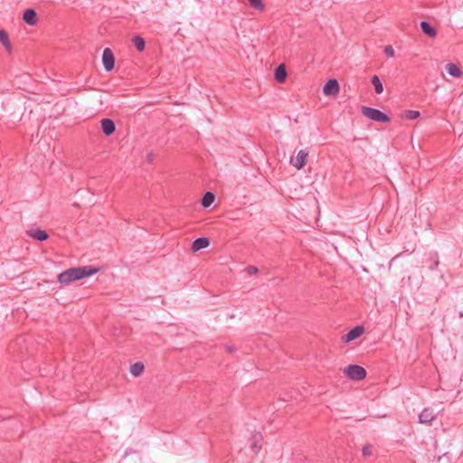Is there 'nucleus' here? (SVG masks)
Masks as SVG:
<instances>
[{"mask_svg":"<svg viewBox=\"0 0 463 463\" xmlns=\"http://www.w3.org/2000/svg\"><path fill=\"white\" fill-rule=\"evenodd\" d=\"M361 110L364 117L375 122L387 123L391 120V118L386 113L377 109L363 106Z\"/></svg>","mask_w":463,"mask_h":463,"instance_id":"2","label":"nucleus"},{"mask_svg":"<svg viewBox=\"0 0 463 463\" xmlns=\"http://www.w3.org/2000/svg\"><path fill=\"white\" fill-rule=\"evenodd\" d=\"M404 116L407 119L413 120L420 117V112L418 110L408 109L404 111Z\"/></svg>","mask_w":463,"mask_h":463,"instance_id":"24","label":"nucleus"},{"mask_svg":"<svg viewBox=\"0 0 463 463\" xmlns=\"http://www.w3.org/2000/svg\"><path fill=\"white\" fill-rule=\"evenodd\" d=\"M371 82L374 87V90L377 94H381L383 91V86L380 80V78L377 75H373L371 79Z\"/></svg>","mask_w":463,"mask_h":463,"instance_id":"20","label":"nucleus"},{"mask_svg":"<svg viewBox=\"0 0 463 463\" xmlns=\"http://www.w3.org/2000/svg\"><path fill=\"white\" fill-rule=\"evenodd\" d=\"M145 370V365L142 362H137L130 366V373L134 377L140 376Z\"/></svg>","mask_w":463,"mask_h":463,"instance_id":"17","label":"nucleus"},{"mask_svg":"<svg viewBox=\"0 0 463 463\" xmlns=\"http://www.w3.org/2000/svg\"><path fill=\"white\" fill-rule=\"evenodd\" d=\"M23 20L28 25H35L38 22V14L33 8H27L24 11Z\"/></svg>","mask_w":463,"mask_h":463,"instance_id":"7","label":"nucleus"},{"mask_svg":"<svg viewBox=\"0 0 463 463\" xmlns=\"http://www.w3.org/2000/svg\"><path fill=\"white\" fill-rule=\"evenodd\" d=\"M420 27L429 37H435L437 35V30L428 21H421Z\"/></svg>","mask_w":463,"mask_h":463,"instance_id":"14","label":"nucleus"},{"mask_svg":"<svg viewBox=\"0 0 463 463\" xmlns=\"http://www.w3.org/2000/svg\"><path fill=\"white\" fill-rule=\"evenodd\" d=\"M262 435L259 432L254 433L250 438V449L253 452L258 453L262 445Z\"/></svg>","mask_w":463,"mask_h":463,"instance_id":"13","label":"nucleus"},{"mask_svg":"<svg viewBox=\"0 0 463 463\" xmlns=\"http://www.w3.org/2000/svg\"><path fill=\"white\" fill-rule=\"evenodd\" d=\"M436 419V414L430 408H425L419 415V422L421 424H430Z\"/></svg>","mask_w":463,"mask_h":463,"instance_id":"9","label":"nucleus"},{"mask_svg":"<svg viewBox=\"0 0 463 463\" xmlns=\"http://www.w3.org/2000/svg\"><path fill=\"white\" fill-rule=\"evenodd\" d=\"M429 260L430 261V264L429 266V269L433 270L439 266V255L437 252H430L429 255Z\"/></svg>","mask_w":463,"mask_h":463,"instance_id":"22","label":"nucleus"},{"mask_svg":"<svg viewBox=\"0 0 463 463\" xmlns=\"http://www.w3.org/2000/svg\"><path fill=\"white\" fill-rule=\"evenodd\" d=\"M98 271L99 269L94 266L71 268L58 275V281L61 284H69L72 281L92 276Z\"/></svg>","mask_w":463,"mask_h":463,"instance_id":"1","label":"nucleus"},{"mask_svg":"<svg viewBox=\"0 0 463 463\" xmlns=\"http://www.w3.org/2000/svg\"><path fill=\"white\" fill-rule=\"evenodd\" d=\"M101 129L106 137L111 136L116 130L115 122L108 118H102L100 121Z\"/></svg>","mask_w":463,"mask_h":463,"instance_id":"8","label":"nucleus"},{"mask_svg":"<svg viewBox=\"0 0 463 463\" xmlns=\"http://www.w3.org/2000/svg\"><path fill=\"white\" fill-rule=\"evenodd\" d=\"M210 245V239L207 237H200L195 239L192 243V250L196 252L200 250L205 249Z\"/></svg>","mask_w":463,"mask_h":463,"instance_id":"12","label":"nucleus"},{"mask_svg":"<svg viewBox=\"0 0 463 463\" xmlns=\"http://www.w3.org/2000/svg\"><path fill=\"white\" fill-rule=\"evenodd\" d=\"M307 156L308 152H307L306 150H299L297 155L296 161L294 163L291 161V163L297 169L300 170L305 166Z\"/></svg>","mask_w":463,"mask_h":463,"instance_id":"11","label":"nucleus"},{"mask_svg":"<svg viewBox=\"0 0 463 463\" xmlns=\"http://www.w3.org/2000/svg\"><path fill=\"white\" fill-rule=\"evenodd\" d=\"M250 6L258 11H263L265 9V5L262 0H248Z\"/></svg>","mask_w":463,"mask_h":463,"instance_id":"23","label":"nucleus"},{"mask_svg":"<svg viewBox=\"0 0 463 463\" xmlns=\"http://www.w3.org/2000/svg\"><path fill=\"white\" fill-rule=\"evenodd\" d=\"M215 200V194L213 192H206L202 198V205L204 208L210 207Z\"/></svg>","mask_w":463,"mask_h":463,"instance_id":"18","label":"nucleus"},{"mask_svg":"<svg viewBox=\"0 0 463 463\" xmlns=\"http://www.w3.org/2000/svg\"><path fill=\"white\" fill-rule=\"evenodd\" d=\"M383 52L388 58H392L394 56V50L391 45L385 46Z\"/></svg>","mask_w":463,"mask_h":463,"instance_id":"25","label":"nucleus"},{"mask_svg":"<svg viewBox=\"0 0 463 463\" xmlns=\"http://www.w3.org/2000/svg\"><path fill=\"white\" fill-rule=\"evenodd\" d=\"M274 78L279 83H282L285 81V80L287 78V70H286V66L284 64H279L275 69Z\"/></svg>","mask_w":463,"mask_h":463,"instance_id":"15","label":"nucleus"},{"mask_svg":"<svg viewBox=\"0 0 463 463\" xmlns=\"http://www.w3.org/2000/svg\"><path fill=\"white\" fill-rule=\"evenodd\" d=\"M373 448L371 445H365L362 449L363 456L368 457L372 455Z\"/></svg>","mask_w":463,"mask_h":463,"instance_id":"26","label":"nucleus"},{"mask_svg":"<svg viewBox=\"0 0 463 463\" xmlns=\"http://www.w3.org/2000/svg\"><path fill=\"white\" fill-rule=\"evenodd\" d=\"M259 271L258 268L255 267V266H248L246 268V272L250 275V276H252V275H255L257 274Z\"/></svg>","mask_w":463,"mask_h":463,"instance_id":"27","label":"nucleus"},{"mask_svg":"<svg viewBox=\"0 0 463 463\" xmlns=\"http://www.w3.org/2000/svg\"><path fill=\"white\" fill-rule=\"evenodd\" d=\"M152 159H153V155L150 153V154H148V155H147V160H148L149 162H151V161H152Z\"/></svg>","mask_w":463,"mask_h":463,"instance_id":"28","label":"nucleus"},{"mask_svg":"<svg viewBox=\"0 0 463 463\" xmlns=\"http://www.w3.org/2000/svg\"><path fill=\"white\" fill-rule=\"evenodd\" d=\"M446 69L447 72L454 78H460L463 74L460 68L454 63H448Z\"/></svg>","mask_w":463,"mask_h":463,"instance_id":"16","label":"nucleus"},{"mask_svg":"<svg viewBox=\"0 0 463 463\" xmlns=\"http://www.w3.org/2000/svg\"><path fill=\"white\" fill-rule=\"evenodd\" d=\"M132 41H133L135 47L137 48V50L138 52H143L145 50L146 42H145L144 38H142L139 35H136V36H134Z\"/></svg>","mask_w":463,"mask_h":463,"instance_id":"21","label":"nucleus"},{"mask_svg":"<svg viewBox=\"0 0 463 463\" xmlns=\"http://www.w3.org/2000/svg\"><path fill=\"white\" fill-rule=\"evenodd\" d=\"M102 63L106 71H111L115 66V57L109 48H106L102 53Z\"/></svg>","mask_w":463,"mask_h":463,"instance_id":"5","label":"nucleus"},{"mask_svg":"<svg viewBox=\"0 0 463 463\" xmlns=\"http://www.w3.org/2000/svg\"><path fill=\"white\" fill-rule=\"evenodd\" d=\"M345 374L353 381H361L366 377V370L358 364H350L344 370Z\"/></svg>","mask_w":463,"mask_h":463,"instance_id":"3","label":"nucleus"},{"mask_svg":"<svg viewBox=\"0 0 463 463\" xmlns=\"http://www.w3.org/2000/svg\"><path fill=\"white\" fill-rule=\"evenodd\" d=\"M233 350H234L233 346H227V351L228 352L232 353V352H233Z\"/></svg>","mask_w":463,"mask_h":463,"instance_id":"29","label":"nucleus"},{"mask_svg":"<svg viewBox=\"0 0 463 463\" xmlns=\"http://www.w3.org/2000/svg\"><path fill=\"white\" fill-rule=\"evenodd\" d=\"M27 234L33 239L39 241H44L49 238V234L47 233V232L40 228L31 229L27 232Z\"/></svg>","mask_w":463,"mask_h":463,"instance_id":"10","label":"nucleus"},{"mask_svg":"<svg viewBox=\"0 0 463 463\" xmlns=\"http://www.w3.org/2000/svg\"><path fill=\"white\" fill-rule=\"evenodd\" d=\"M339 90H340V86H339L337 80H335V79L328 80L323 87V93L326 96L335 97L338 95Z\"/></svg>","mask_w":463,"mask_h":463,"instance_id":"4","label":"nucleus"},{"mask_svg":"<svg viewBox=\"0 0 463 463\" xmlns=\"http://www.w3.org/2000/svg\"><path fill=\"white\" fill-rule=\"evenodd\" d=\"M364 331L363 326H356L347 332L343 337L345 343H349L360 337Z\"/></svg>","mask_w":463,"mask_h":463,"instance_id":"6","label":"nucleus"},{"mask_svg":"<svg viewBox=\"0 0 463 463\" xmlns=\"http://www.w3.org/2000/svg\"><path fill=\"white\" fill-rule=\"evenodd\" d=\"M0 42L8 52H11V43L8 33L3 29H0Z\"/></svg>","mask_w":463,"mask_h":463,"instance_id":"19","label":"nucleus"}]
</instances>
